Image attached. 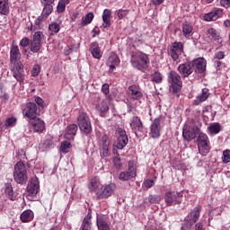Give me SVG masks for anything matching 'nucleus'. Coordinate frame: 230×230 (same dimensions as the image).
<instances>
[{"mask_svg":"<svg viewBox=\"0 0 230 230\" xmlns=\"http://www.w3.org/2000/svg\"><path fill=\"white\" fill-rule=\"evenodd\" d=\"M130 64L135 69L143 71V69H147L150 66V57L141 50L132 51L130 55Z\"/></svg>","mask_w":230,"mask_h":230,"instance_id":"1","label":"nucleus"},{"mask_svg":"<svg viewBox=\"0 0 230 230\" xmlns=\"http://www.w3.org/2000/svg\"><path fill=\"white\" fill-rule=\"evenodd\" d=\"M200 211H202L201 206L195 207L187 215L184 219V224L181 225V230H190L200 218Z\"/></svg>","mask_w":230,"mask_h":230,"instance_id":"2","label":"nucleus"},{"mask_svg":"<svg viewBox=\"0 0 230 230\" xmlns=\"http://www.w3.org/2000/svg\"><path fill=\"white\" fill-rule=\"evenodd\" d=\"M167 53L171 57L172 62L179 64L181 60V55L184 53V43L181 41H174L168 46Z\"/></svg>","mask_w":230,"mask_h":230,"instance_id":"3","label":"nucleus"},{"mask_svg":"<svg viewBox=\"0 0 230 230\" xmlns=\"http://www.w3.org/2000/svg\"><path fill=\"white\" fill-rule=\"evenodd\" d=\"M77 125L81 132L84 134H91L93 132V124L91 118L85 111H80L77 116Z\"/></svg>","mask_w":230,"mask_h":230,"instance_id":"4","label":"nucleus"},{"mask_svg":"<svg viewBox=\"0 0 230 230\" xmlns=\"http://www.w3.org/2000/svg\"><path fill=\"white\" fill-rule=\"evenodd\" d=\"M13 179L17 184H24L28 181V172L24 163L18 162L14 165Z\"/></svg>","mask_w":230,"mask_h":230,"instance_id":"5","label":"nucleus"},{"mask_svg":"<svg viewBox=\"0 0 230 230\" xmlns=\"http://www.w3.org/2000/svg\"><path fill=\"white\" fill-rule=\"evenodd\" d=\"M98 145L101 158L105 159V157H111V139L107 134H104L100 137Z\"/></svg>","mask_w":230,"mask_h":230,"instance_id":"6","label":"nucleus"},{"mask_svg":"<svg viewBox=\"0 0 230 230\" xmlns=\"http://www.w3.org/2000/svg\"><path fill=\"white\" fill-rule=\"evenodd\" d=\"M22 116L31 121L39 116V108L35 102H27L22 108Z\"/></svg>","mask_w":230,"mask_h":230,"instance_id":"7","label":"nucleus"},{"mask_svg":"<svg viewBox=\"0 0 230 230\" xmlns=\"http://www.w3.org/2000/svg\"><path fill=\"white\" fill-rule=\"evenodd\" d=\"M39 191H40L39 178L34 176L31 179L29 184L27 185V199L29 200H33L34 197H37Z\"/></svg>","mask_w":230,"mask_h":230,"instance_id":"8","label":"nucleus"},{"mask_svg":"<svg viewBox=\"0 0 230 230\" xmlns=\"http://www.w3.org/2000/svg\"><path fill=\"white\" fill-rule=\"evenodd\" d=\"M168 82L171 84L172 93H177L181 91V89H182V80L177 72L171 71L168 74Z\"/></svg>","mask_w":230,"mask_h":230,"instance_id":"9","label":"nucleus"},{"mask_svg":"<svg viewBox=\"0 0 230 230\" xmlns=\"http://www.w3.org/2000/svg\"><path fill=\"white\" fill-rule=\"evenodd\" d=\"M137 170L136 169V165H134V162H128V171L120 172L119 174V180L122 181H130V179H136L137 175Z\"/></svg>","mask_w":230,"mask_h":230,"instance_id":"10","label":"nucleus"},{"mask_svg":"<svg viewBox=\"0 0 230 230\" xmlns=\"http://www.w3.org/2000/svg\"><path fill=\"white\" fill-rule=\"evenodd\" d=\"M164 201L166 206H176L182 202V192L168 191L164 195Z\"/></svg>","mask_w":230,"mask_h":230,"instance_id":"11","label":"nucleus"},{"mask_svg":"<svg viewBox=\"0 0 230 230\" xmlns=\"http://www.w3.org/2000/svg\"><path fill=\"white\" fill-rule=\"evenodd\" d=\"M114 190H116V185L114 184L102 185L99 190L96 191V198L98 200L109 199L114 193Z\"/></svg>","mask_w":230,"mask_h":230,"instance_id":"12","label":"nucleus"},{"mask_svg":"<svg viewBox=\"0 0 230 230\" xmlns=\"http://www.w3.org/2000/svg\"><path fill=\"white\" fill-rule=\"evenodd\" d=\"M11 71L13 78H15L19 84H22L24 82V65H22V63L12 64Z\"/></svg>","mask_w":230,"mask_h":230,"instance_id":"13","label":"nucleus"},{"mask_svg":"<svg viewBox=\"0 0 230 230\" xmlns=\"http://www.w3.org/2000/svg\"><path fill=\"white\" fill-rule=\"evenodd\" d=\"M117 137L116 147L118 150H123V148L128 145V136H127V131L121 128H119L117 129Z\"/></svg>","mask_w":230,"mask_h":230,"instance_id":"14","label":"nucleus"},{"mask_svg":"<svg viewBox=\"0 0 230 230\" xmlns=\"http://www.w3.org/2000/svg\"><path fill=\"white\" fill-rule=\"evenodd\" d=\"M200 132V128H199V126H187L183 128L182 131V137L186 141H192V139H195L197 137V135Z\"/></svg>","mask_w":230,"mask_h":230,"instance_id":"15","label":"nucleus"},{"mask_svg":"<svg viewBox=\"0 0 230 230\" xmlns=\"http://www.w3.org/2000/svg\"><path fill=\"white\" fill-rule=\"evenodd\" d=\"M222 17H224V9L215 8L213 11L203 14V21L211 22L214 21H218V19H222Z\"/></svg>","mask_w":230,"mask_h":230,"instance_id":"16","label":"nucleus"},{"mask_svg":"<svg viewBox=\"0 0 230 230\" xmlns=\"http://www.w3.org/2000/svg\"><path fill=\"white\" fill-rule=\"evenodd\" d=\"M149 137L153 139H159L161 137V118H156L152 121Z\"/></svg>","mask_w":230,"mask_h":230,"instance_id":"17","label":"nucleus"},{"mask_svg":"<svg viewBox=\"0 0 230 230\" xmlns=\"http://www.w3.org/2000/svg\"><path fill=\"white\" fill-rule=\"evenodd\" d=\"M178 73H180L181 78H188L193 74L195 68H193L191 62L187 61L185 63L180 64L177 68Z\"/></svg>","mask_w":230,"mask_h":230,"instance_id":"18","label":"nucleus"},{"mask_svg":"<svg viewBox=\"0 0 230 230\" xmlns=\"http://www.w3.org/2000/svg\"><path fill=\"white\" fill-rule=\"evenodd\" d=\"M128 96L131 100H134L136 102H139L141 98H143V92L141 91V87L137 84H132L128 86Z\"/></svg>","mask_w":230,"mask_h":230,"instance_id":"19","label":"nucleus"},{"mask_svg":"<svg viewBox=\"0 0 230 230\" xmlns=\"http://www.w3.org/2000/svg\"><path fill=\"white\" fill-rule=\"evenodd\" d=\"M191 66L193 69H195L196 73H199V75H204L206 73V59L204 58H198L194 60H192Z\"/></svg>","mask_w":230,"mask_h":230,"instance_id":"20","label":"nucleus"},{"mask_svg":"<svg viewBox=\"0 0 230 230\" xmlns=\"http://www.w3.org/2000/svg\"><path fill=\"white\" fill-rule=\"evenodd\" d=\"M21 50L19 49V46L12 44L10 50V63L11 64H22L21 62Z\"/></svg>","mask_w":230,"mask_h":230,"instance_id":"21","label":"nucleus"},{"mask_svg":"<svg viewBox=\"0 0 230 230\" xmlns=\"http://www.w3.org/2000/svg\"><path fill=\"white\" fill-rule=\"evenodd\" d=\"M96 224L98 230H111V226H109V217L103 215H97Z\"/></svg>","mask_w":230,"mask_h":230,"instance_id":"22","label":"nucleus"},{"mask_svg":"<svg viewBox=\"0 0 230 230\" xmlns=\"http://www.w3.org/2000/svg\"><path fill=\"white\" fill-rule=\"evenodd\" d=\"M29 123L34 132H43L46 128V124L39 118L30 120Z\"/></svg>","mask_w":230,"mask_h":230,"instance_id":"23","label":"nucleus"},{"mask_svg":"<svg viewBox=\"0 0 230 230\" xmlns=\"http://www.w3.org/2000/svg\"><path fill=\"white\" fill-rule=\"evenodd\" d=\"M129 125L135 134L136 132H143V122L139 117H132Z\"/></svg>","mask_w":230,"mask_h":230,"instance_id":"24","label":"nucleus"},{"mask_svg":"<svg viewBox=\"0 0 230 230\" xmlns=\"http://www.w3.org/2000/svg\"><path fill=\"white\" fill-rule=\"evenodd\" d=\"M96 111L99 112L102 118H105L107 116V112H109V101L103 100L102 102L98 103L95 107Z\"/></svg>","mask_w":230,"mask_h":230,"instance_id":"25","label":"nucleus"},{"mask_svg":"<svg viewBox=\"0 0 230 230\" xmlns=\"http://www.w3.org/2000/svg\"><path fill=\"white\" fill-rule=\"evenodd\" d=\"M207 34L214 42H217V44H222L224 42V40L220 37V32L217 31V29L210 27L207 30Z\"/></svg>","mask_w":230,"mask_h":230,"instance_id":"26","label":"nucleus"},{"mask_svg":"<svg viewBox=\"0 0 230 230\" xmlns=\"http://www.w3.org/2000/svg\"><path fill=\"white\" fill-rule=\"evenodd\" d=\"M76 132H78V126L76 124L68 125L66 128V132L65 134V139H75Z\"/></svg>","mask_w":230,"mask_h":230,"instance_id":"27","label":"nucleus"},{"mask_svg":"<svg viewBox=\"0 0 230 230\" xmlns=\"http://www.w3.org/2000/svg\"><path fill=\"white\" fill-rule=\"evenodd\" d=\"M100 188H102V186H100V179H98V177L92 178L88 183L89 191L95 193L96 196V192L100 191Z\"/></svg>","mask_w":230,"mask_h":230,"instance_id":"28","label":"nucleus"},{"mask_svg":"<svg viewBox=\"0 0 230 230\" xmlns=\"http://www.w3.org/2000/svg\"><path fill=\"white\" fill-rule=\"evenodd\" d=\"M112 16V11L111 9H104L102 13V25L104 29L111 28V17Z\"/></svg>","mask_w":230,"mask_h":230,"instance_id":"29","label":"nucleus"},{"mask_svg":"<svg viewBox=\"0 0 230 230\" xmlns=\"http://www.w3.org/2000/svg\"><path fill=\"white\" fill-rule=\"evenodd\" d=\"M209 98V89L203 88L201 93L196 97L193 102V105H200L202 102H206Z\"/></svg>","mask_w":230,"mask_h":230,"instance_id":"30","label":"nucleus"},{"mask_svg":"<svg viewBox=\"0 0 230 230\" xmlns=\"http://www.w3.org/2000/svg\"><path fill=\"white\" fill-rule=\"evenodd\" d=\"M121 60H119V57L116 54H112L109 57L107 60V66L110 67V71H114L116 69V66L120 64Z\"/></svg>","mask_w":230,"mask_h":230,"instance_id":"31","label":"nucleus"},{"mask_svg":"<svg viewBox=\"0 0 230 230\" xmlns=\"http://www.w3.org/2000/svg\"><path fill=\"white\" fill-rule=\"evenodd\" d=\"M181 30L185 39H190L193 35V25L189 22H184L181 24Z\"/></svg>","mask_w":230,"mask_h":230,"instance_id":"32","label":"nucleus"},{"mask_svg":"<svg viewBox=\"0 0 230 230\" xmlns=\"http://www.w3.org/2000/svg\"><path fill=\"white\" fill-rule=\"evenodd\" d=\"M91 218H93V210L89 209L87 215L83 219L81 230H91Z\"/></svg>","mask_w":230,"mask_h":230,"instance_id":"33","label":"nucleus"},{"mask_svg":"<svg viewBox=\"0 0 230 230\" xmlns=\"http://www.w3.org/2000/svg\"><path fill=\"white\" fill-rule=\"evenodd\" d=\"M46 19H48V16L41 13V14L35 21V25H31L30 27H28V30H30V31H35V30H40V24H42V22H44Z\"/></svg>","mask_w":230,"mask_h":230,"instance_id":"34","label":"nucleus"},{"mask_svg":"<svg viewBox=\"0 0 230 230\" xmlns=\"http://www.w3.org/2000/svg\"><path fill=\"white\" fill-rule=\"evenodd\" d=\"M91 53L93 58H97V59L102 58V49H100V46L98 45V42L95 41L91 44Z\"/></svg>","mask_w":230,"mask_h":230,"instance_id":"35","label":"nucleus"},{"mask_svg":"<svg viewBox=\"0 0 230 230\" xmlns=\"http://www.w3.org/2000/svg\"><path fill=\"white\" fill-rule=\"evenodd\" d=\"M4 193L9 199V200H16V197L13 194V187H12V183H5L4 184Z\"/></svg>","mask_w":230,"mask_h":230,"instance_id":"36","label":"nucleus"},{"mask_svg":"<svg viewBox=\"0 0 230 230\" xmlns=\"http://www.w3.org/2000/svg\"><path fill=\"white\" fill-rule=\"evenodd\" d=\"M21 221L23 223L31 222L33 220V211L24 210L20 216Z\"/></svg>","mask_w":230,"mask_h":230,"instance_id":"37","label":"nucleus"},{"mask_svg":"<svg viewBox=\"0 0 230 230\" xmlns=\"http://www.w3.org/2000/svg\"><path fill=\"white\" fill-rule=\"evenodd\" d=\"M93 19H94L93 13H88L85 14L84 18H83L82 22L79 23L80 28H84L88 26V24H91V22H93Z\"/></svg>","mask_w":230,"mask_h":230,"instance_id":"38","label":"nucleus"},{"mask_svg":"<svg viewBox=\"0 0 230 230\" xmlns=\"http://www.w3.org/2000/svg\"><path fill=\"white\" fill-rule=\"evenodd\" d=\"M0 13L1 15H8L10 13L8 0H0Z\"/></svg>","mask_w":230,"mask_h":230,"instance_id":"39","label":"nucleus"},{"mask_svg":"<svg viewBox=\"0 0 230 230\" xmlns=\"http://www.w3.org/2000/svg\"><path fill=\"white\" fill-rule=\"evenodd\" d=\"M198 149L200 155L206 156V155L211 150L209 146V142L198 144Z\"/></svg>","mask_w":230,"mask_h":230,"instance_id":"40","label":"nucleus"},{"mask_svg":"<svg viewBox=\"0 0 230 230\" xmlns=\"http://www.w3.org/2000/svg\"><path fill=\"white\" fill-rule=\"evenodd\" d=\"M113 154H117V156L113 158V166L116 170H121L123 164L121 163V158L119 157L118 151L113 149Z\"/></svg>","mask_w":230,"mask_h":230,"instance_id":"41","label":"nucleus"},{"mask_svg":"<svg viewBox=\"0 0 230 230\" xmlns=\"http://www.w3.org/2000/svg\"><path fill=\"white\" fill-rule=\"evenodd\" d=\"M221 130L220 123H214L208 127V132L212 136L219 134Z\"/></svg>","mask_w":230,"mask_h":230,"instance_id":"42","label":"nucleus"},{"mask_svg":"<svg viewBox=\"0 0 230 230\" xmlns=\"http://www.w3.org/2000/svg\"><path fill=\"white\" fill-rule=\"evenodd\" d=\"M151 82H155V84H161L163 82V74L159 71H155L150 76Z\"/></svg>","mask_w":230,"mask_h":230,"instance_id":"43","label":"nucleus"},{"mask_svg":"<svg viewBox=\"0 0 230 230\" xmlns=\"http://www.w3.org/2000/svg\"><path fill=\"white\" fill-rule=\"evenodd\" d=\"M49 31L50 35H57L60 31V24L57 22H52L49 25Z\"/></svg>","mask_w":230,"mask_h":230,"instance_id":"44","label":"nucleus"},{"mask_svg":"<svg viewBox=\"0 0 230 230\" xmlns=\"http://www.w3.org/2000/svg\"><path fill=\"white\" fill-rule=\"evenodd\" d=\"M17 125V118L15 117H9L4 121V127L6 128H13Z\"/></svg>","mask_w":230,"mask_h":230,"instance_id":"45","label":"nucleus"},{"mask_svg":"<svg viewBox=\"0 0 230 230\" xmlns=\"http://www.w3.org/2000/svg\"><path fill=\"white\" fill-rule=\"evenodd\" d=\"M40 48H42V43H39L37 41L31 40L30 49L31 53H39L40 51Z\"/></svg>","mask_w":230,"mask_h":230,"instance_id":"46","label":"nucleus"},{"mask_svg":"<svg viewBox=\"0 0 230 230\" xmlns=\"http://www.w3.org/2000/svg\"><path fill=\"white\" fill-rule=\"evenodd\" d=\"M31 40L42 44V40H44V33L42 31H36Z\"/></svg>","mask_w":230,"mask_h":230,"instance_id":"47","label":"nucleus"},{"mask_svg":"<svg viewBox=\"0 0 230 230\" xmlns=\"http://www.w3.org/2000/svg\"><path fill=\"white\" fill-rule=\"evenodd\" d=\"M53 12V5H51L50 4H46L43 7L42 10V14L45 15L46 17H49V15H51Z\"/></svg>","mask_w":230,"mask_h":230,"instance_id":"48","label":"nucleus"},{"mask_svg":"<svg viewBox=\"0 0 230 230\" xmlns=\"http://www.w3.org/2000/svg\"><path fill=\"white\" fill-rule=\"evenodd\" d=\"M71 149V142L64 141L61 143L60 150L63 154H67Z\"/></svg>","mask_w":230,"mask_h":230,"instance_id":"49","label":"nucleus"},{"mask_svg":"<svg viewBox=\"0 0 230 230\" xmlns=\"http://www.w3.org/2000/svg\"><path fill=\"white\" fill-rule=\"evenodd\" d=\"M128 13H130V10L119 9L117 11V15H118L119 21H121L122 19H125V17H127V15H128Z\"/></svg>","mask_w":230,"mask_h":230,"instance_id":"50","label":"nucleus"},{"mask_svg":"<svg viewBox=\"0 0 230 230\" xmlns=\"http://www.w3.org/2000/svg\"><path fill=\"white\" fill-rule=\"evenodd\" d=\"M198 134V144L209 143V137H208V135L200 133V131Z\"/></svg>","mask_w":230,"mask_h":230,"instance_id":"51","label":"nucleus"},{"mask_svg":"<svg viewBox=\"0 0 230 230\" xmlns=\"http://www.w3.org/2000/svg\"><path fill=\"white\" fill-rule=\"evenodd\" d=\"M161 196L160 195H149L148 200L150 204H159L161 202Z\"/></svg>","mask_w":230,"mask_h":230,"instance_id":"52","label":"nucleus"},{"mask_svg":"<svg viewBox=\"0 0 230 230\" xmlns=\"http://www.w3.org/2000/svg\"><path fill=\"white\" fill-rule=\"evenodd\" d=\"M102 93H103V94H105L106 98L111 100V95H109V93H111V86L109 85V84H102Z\"/></svg>","mask_w":230,"mask_h":230,"instance_id":"53","label":"nucleus"},{"mask_svg":"<svg viewBox=\"0 0 230 230\" xmlns=\"http://www.w3.org/2000/svg\"><path fill=\"white\" fill-rule=\"evenodd\" d=\"M222 162L224 163V164H227V163H230V150L229 149L223 151Z\"/></svg>","mask_w":230,"mask_h":230,"instance_id":"54","label":"nucleus"},{"mask_svg":"<svg viewBox=\"0 0 230 230\" xmlns=\"http://www.w3.org/2000/svg\"><path fill=\"white\" fill-rule=\"evenodd\" d=\"M57 12H58V13H62L66 12V4H64V2L62 0H60L58 4Z\"/></svg>","mask_w":230,"mask_h":230,"instance_id":"55","label":"nucleus"},{"mask_svg":"<svg viewBox=\"0 0 230 230\" xmlns=\"http://www.w3.org/2000/svg\"><path fill=\"white\" fill-rule=\"evenodd\" d=\"M40 73V66L39 64L34 65L31 70V75L39 76Z\"/></svg>","mask_w":230,"mask_h":230,"instance_id":"56","label":"nucleus"},{"mask_svg":"<svg viewBox=\"0 0 230 230\" xmlns=\"http://www.w3.org/2000/svg\"><path fill=\"white\" fill-rule=\"evenodd\" d=\"M31 42L30 38L24 37L20 40V46L22 48H28V45L31 44Z\"/></svg>","mask_w":230,"mask_h":230,"instance_id":"57","label":"nucleus"},{"mask_svg":"<svg viewBox=\"0 0 230 230\" xmlns=\"http://www.w3.org/2000/svg\"><path fill=\"white\" fill-rule=\"evenodd\" d=\"M215 58H217V60H224V58H226V53L224 51H218L215 54Z\"/></svg>","mask_w":230,"mask_h":230,"instance_id":"58","label":"nucleus"},{"mask_svg":"<svg viewBox=\"0 0 230 230\" xmlns=\"http://www.w3.org/2000/svg\"><path fill=\"white\" fill-rule=\"evenodd\" d=\"M34 102L39 105V107L44 108V100L42 98L37 96L34 98Z\"/></svg>","mask_w":230,"mask_h":230,"instance_id":"59","label":"nucleus"},{"mask_svg":"<svg viewBox=\"0 0 230 230\" xmlns=\"http://www.w3.org/2000/svg\"><path fill=\"white\" fill-rule=\"evenodd\" d=\"M220 4L224 8H230V0H220Z\"/></svg>","mask_w":230,"mask_h":230,"instance_id":"60","label":"nucleus"},{"mask_svg":"<svg viewBox=\"0 0 230 230\" xmlns=\"http://www.w3.org/2000/svg\"><path fill=\"white\" fill-rule=\"evenodd\" d=\"M155 182H154V180H146L145 182H144V186L146 188H152V186H154Z\"/></svg>","mask_w":230,"mask_h":230,"instance_id":"61","label":"nucleus"},{"mask_svg":"<svg viewBox=\"0 0 230 230\" xmlns=\"http://www.w3.org/2000/svg\"><path fill=\"white\" fill-rule=\"evenodd\" d=\"M53 145V141L51 139H47L43 143V147L49 148Z\"/></svg>","mask_w":230,"mask_h":230,"instance_id":"62","label":"nucleus"},{"mask_svg":"<svg viewBox=\"0 0 230 230\" xmlns=\"http://www.w3.org/2000/svg\"><path fill=\"white\" fill-rule=\"evenodd\" d=\"M74 49H73V47H66L65 49H64V53L65 55L67 57L69 55H71V53H73Z\"/></svg>","mask_w":230,"mask_h":230,"instance_id":"63","label":"nucleus"},{"mask_svg":"<svg viewBox=\"0 0 230 230\" xmlns=\"http://www.w3.org/2000/svg\"><path fill=\"white\" fill-rule=\"evenodd\" d=\"M195 230H206V229H204V225L202 223L199 222L195 226Z\"/></svg>","mask_w":230,"mask_h":230,"instance_id":"64","label":"nucleus"}]
</instances>
